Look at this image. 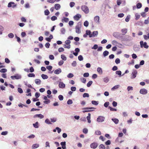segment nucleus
Segmentation results:
<instances>
[{"label":"nucleus","instance_id":"nucleus-1","mask_svg":"<svg viewBox=\"0 0 149 149\" xmlns=\"http://www.w3.org/2000/svg\"><path fill=\"white\" fill-rule=\"evenodd\" d=\"M113 35L115 38L120 39L122 40L123 36L120 33L118 32H115L113 33Z\"/></svg>","mask_w":149,"mask_h":149},{"label":"nucleus","instance_id":"nucleus-2","mask_svg":"<svg viewBox=\"0 0 149 149\" xmlns=\"http://www.w3.org/2000/svg\"><path fill=\"white\" fill-rule=\"evenodd\" d=\"M81 27V22H79L77 24L75 27L76 32L77 33H81L80 29Z\"/></svg>","mask_w":149,"mask_h":149},{"label":"nucleus","instance_id":"nucleus-3","mask_svg":"<svg viewBox=\"0 0 149 149\" xmlns=\"http://www.w3.org/2000/svg\"><path fill=\"white\" fill-rule=\"evenodd\" d=\"M81 9L86 14H88L89 12L88 7L86 6L83 5L81 6Z\"/></svg>","mask_w":149,"mask_h":149},{"label":"nucleus","instance_id":"nucleus-4","mask_svg":"<svg viewBox=\"0 0 149 149\" xmlns=\"http://www.w3.org/2000/svg\"><path fill=\"white\" fill-rule=\"evenodd\" d=\"M133 39V38L131 36L128 35H126L125 37L123 36L122 41H130Z\"/></svg>","mask_w":149,"mask_h":149},{"label":"nucleus","instance_id":"nucleus-5","mask_svg":"<svg viewBox=\"0 0 149 149\" xmlns=\"http://www.w3.org/2000/svg\"><path fill=\"white\" fill-rule=\"evenodd\" d=\"M10 78L12 80L19 79L22 78V76L19 74H16L14 75L11 76Z\"/></svg>","mask_w":149,"mask_h":149},{"label":"nucleus","instance_id":"nucleus-6","mask_svg":"<svg viewBox=\"0 0 149 149\" xmlns=\"http://www.w3.org/2000/svg\"><path fill=\"white\" fill-rule=\"evenodd\" d=\"M95 109V108L93 107H85L84 108L82 109L83 110L84 109H86V110L83 111H82V112L83 113H85V112H91V111H93L94 110H89L90 109Z\"/></svg>","mask_w":149,"mask_h":149},{"label":"nucleus","instance_id":"nucleus-7","mask_svg":"<svg viewBox=\"0 0 149 149\" xmlns=\"http://www.w3.org/2000/svg\"><path fill=\"white\" fill-rule=\"evenodd\" d=\"M141 47L143 48L144 47L146 49L148 48L149 46L147 45V42H143V41H141L140 42Z\"/></svg>","mask_w":149,"mask_h":149},{"label":"nucleus","instance_id":"nucleus-8","mask_svg":"<svg viewBox=\"0 0 149 149\" xmlns=\"http://www.w3.org/2000/svg\"><path fill=\"white\" fill-rule=\"evenodd\" d=\"M137 72L136 70L133 69L132 70L130 78L132 79H134L136 76Z\"/></svg>","mask_w":149,"mask_h":149},{"label":"nucleus","instance_id":"nucleus-9","mask_svg":"<svg viewBox=\"0 0 149 149\" xmlns=\"http://www.w3.org/2000/svg\"><path fill=\"white\" fill-rule=\"evenodd\" d=\"M105 117L103 116H99L97 119V121L99 123H102L104 121Z\"/></svg>","mask_w":149,"mask_h":149},{"label":"nucleus","instance_id":"nucleus-10","mask_svg":"<svg viewBox=\"0 0 149 149\" xmlns=\"http://www.w3.org/2000/svg\"><path fill=\"white\" fill-rule=\"evenodd\" d=\"M17 5L15 4V3L13 2H10L8 3V8H10L12 7L13 8H14L16 7Z\"/></svg>","mask_w":149,"mask_h":149},{"label":"nucleus","instance_id":"nucleus-11","mask_svg":"<svg viewBox=\"0 0 149 149\" xmlns=\"http://www.w3.org/2000/svg\"><path fill=\"white\" fill-rule=\"evenodd\" d=\"M98 144L97 143L94 142L90 144V147L91 148L95 149L97 147Z\"/></svg>","mask_w":149,"mask_h":149},{"label":"nucleus","instance_id":"nucleus-12","mask_svg":"<svg viewBox=\"0 0 149 149\" xmlns=\"http://www.w3.org/2000/svg\"><path fill=\"white\" fill-rule=\"evenodd\" d=\"M65 84L62 81H60L58 84V86L60 88H65Z\"/></svg>","mask_w":149,"mask_h":149},{"label":"nucleus","instance_id":"nucleus-13","mask_svg":"<svg viewBox=\"0 0 149 149\" xmlns=\"http://www.w3.org/2000/svg\"><path fill=\"white\" fill-rule=\"evenodd\" d=\"M43 99L44 100H45V101H43V102L45 104H47L50 102V100L48 99L47 97L46 96H44Z\"/></svg>","mask_w":149,"mask_h":149},{"label":"nucleus","instance_id":"nucleus-14","mask_svg":"<svg viewBox=\"0 0 149 149\" xmlns=\"http://www.w3.org/2000/svg\"><path fill=\"white\" fill-rule=\"evenodd\" d=\"M81 17V15L79 14H77L75 16H74V19L78 21L79 20V19Z\"/></svg>","mask_w":149,"mask_h":149},{"label":"nucleus","instance_id":"nucleus-15","mask_svg":"<svg viewBox=\"0 0 149 149\" xmlns=\"http://www.w3.org/2000/svg\"><path fill=\"white\" fill-rule=\"evenodd\" d=\"M140 93L143 95H145L147 93V91L145 88H142L140 90Z\"/></svg>","mask_w":149,"mask_h":149},{"label":"nucleus","instance_id":"nucleus-16","mask_svg":"<svg viewBox=\"0 0 149 149\" xmlns=\"http://www.w3.org/2000/svg\"><path fill=\"white\" fill-rule=\"evenodd\" d=\"M37 117L39 118L40 119H42L44 117V116L41 114H36L33 116L34 118Z\"/></svg>","mask_w":149,"mask_h":149},{"label":"nucleus","instance_id":"nucleus-17","mask_svg":"<svg viewBox=\"0 0 149 149\" xmlns=\"http://www.w3.org/2000/svg\"><path fill=\"white\" fill-rule=\"evenodd\" d=\"M100 17L98 16H95L94 18V21L97 23L99 24L100 23L99 22Z\"/></svg>","mask_w":149,"mask_h":149},{"label":"nucleus","instance_id":"nucleus-18","mask_svg":"<svg viewBox=\"0 0 149 149\" xmlns=\"http://www.w3.org/2000/svg\"><path fill=\"white\" fill-rule=\"evenodd\" d=\"M60 144L61 146V148L63 149H66V142L65 141L62 142L60 143Z\"/></svg>","mask_w":149,"mask_h":149},{"label":"nucleus","instance_id":"nucleus-19","mask_svg":"<svg viewBox=\"0 0 149 149\" xmlns=\"http://www.w3.org/2000/svg\"><path fill=\"white\" fill-rule=\"evenodd\" d=\"M62 72L61 70V68H59L56 69L54 71V73L56 74H58Z\"/></svg>","mask_w":149,"mask_h":149},{"label":"nucleus","instance_id":"nucleus-20","mask_svg":"<svg viewBox=\"0 0 149 149\" xmlns=\"http://www.w3.org/2000/svg\"><path fill=\"white\" fill-rule=\"evenodd\" d=\"M39 144L38 143H36L33 144L32 146V149H34L37 148L39 147Z\"/></svg>","mask_w":149,"mask_h":149},{"label":"nucleus","instance_id":"nucleus-21","mask_svg":"<svg viewBox=\"0 0 149 149\" xmlns=\"http://www.w3.org/2000/svg\"><path fill=\"white\" fill-rule=\"evenodd\" d=\"M54 8L57 10H59L61 8V6L59 4H56L54 5Z\"/></svg>","mask_w":149,"mask_h":149},{"label":"nucleus","instance_id":"nucleus-22","mask_svg":"<svg viewBox=\"0 0 149 149\" xmlns=\"http://www.w3.org/2000/svg\"><path fill=\"white\" fill-rule=\"evenodd\" d=\"M98 34V32L97 31H94L91 34L92 37L97 36Z\"/></svg>","mask_w":149,"mask_h":149},{"label":"nucleus","instance_id":"nucleus-23","mask_svg":"<svg viewBox=\"0 0 149 149\" xmlns=\"http://www.w3.org/2000/svg\"><path fill=\"white\" fill-rule=\"evenodd\" d=\"M91 114L88 113V116H87L86 118L88 120V122L89 123H90L91 122Z\"/></svg>","mask_w":149,"mask_h":149},{"label":"nucleus","instance_id":"nucleus-24","mask_svg":"<svg viewBox=\"0 0 149 149\" xmlns=\"http://www.w3.org/2000/svg\"><path fill=\"white\" fill-rule=\"evenodd\" d=\"M127 29L126 28H124L122 29L121 30V31L123 33V35H125L127 33Z\"/></svg>","mask_w":149,"mask_h":149},{"label":"nucleus","instance_id":"nucleus-25","mask_svg":"<svg viewBox=\"0 0 149 149\" xmlns=\"http://www.w3.org/2000/svg\"><path fill=\"white\" fill-rule=\"evenodd\" d=\"M86 34L89 36L90 38L92 37L91 34V31L89 30H86Z\"/></svg>","mask_w":149,"mask_h":149},{"label":"nucleus","instance_id":"nucleus-26","mask_svg":"<svg viewBox=\"0 0 149 149\" xmlns=\"http://www.w3.org/2000/svg\"><path fill=\"white\" fill-rule=\"evenodd\" d=\"M97 71L100 74L102 73V68L100 67H98L97 68Z\"/></svg>","mask_w":149,"mask_h":149},{"label":"nucleus","instance_id":"nucleus-27","mask_svg":"<svg viewBox=\"0 0 149 149\" xmlns=\"http://www.w3.org/2000/svg\"><path fill=\"white\" fill-rule=\"evenodd\" d=\"M41 81L39 79H36L35 80V82L37 85H40L41 84Z\"/></svg>","mask_w":149,"mask_h":149},{"label":"nucleus","instance_id":"nucleus-28","mask_svg":"<svg viewBox=\"0 0 149 149\" xmlns=\"http://www.w3.org/2000/svg\"><path fill=\"white\" fill-rule=\"evenodd\" d=\"M111 120L114 123L116 124H117L118 123L119 120L118 119L115 118H112Z\"/></svg>","mask_w":149,"mask_h":149},{"label":"nucleus","instance_id":"nucleus-29","mask_svg":"<svg viewBox=\"0 0 149 149\" xmlns=\"http://www.w3.org/2000/svg\"><path fill=\"white\" fill-rule=\"evenodd\" d=\"M109 52L108 51L106 50L103 53V55L104 57H105L108 55Z\"/></svg>","mask_w":149,"mask_h":149},{"label":"nucleus","instance_id":"nucleus-30","mask_svg":"<svg viewBox=\"0 0 149 149\" xmlns=\"http://www.w3.org/2000/svg\"><path fill=\"white\" fill-rule=\"evenodd\" d=\"M69 19L68 18L64 17L62 19V21L63 22H67L69 21Z\"/></svg>","mask_w":149,"mask_h":149},{"label":"nucleus","instance_id":"nucleus-31","mask_svg":"<svg viewBox=\"0 0 149 149\" xmlns=\"http://www.w3.org/2000/svg\"><path fill=\"white\" fill-rule=\"evenodd\" d=\"M41 76L42 77V78L44 79H48V76L46 74H42L41 75Z\"/></svg>","mask_w":149,"mask_h":149},{"label":"nucleus","instance_id":"nucleus-32","mask_svg":"<svg viewBox=\"0 0 149 149\" xmlns=\"http://www.w3.org/2000/svg\"><path fill=\"white\" fill-rule=\"evenodd\" d=\"M31 91V90L29 88H28L26 90V93H29L28 94H26V95L29 96H31V93H30Z\"/></svg>","mask_w":149,"mask_h":149},{"label":"nucleus","instance_id":"nucleus-33","mask_svg":"<svg viewBox=\"0 0 149 149\" xmlns=\"http://www.w3.org/2000/svg\"><path fill=\"white\" fill-rule=\"evenodd\" d=\"M38 122H36L35 123L33 124V127L35 128H38L39 127V126H38Z\"/></svg>","mask_w":149,"mask_h":149},{"label":"nucleus","instance_id":"nucleus-34","mask_svg":"<svg viewBox=\"0 0 149 149\" xmlns=\"http://www.w3.org/2000/svg\"><path fill=\"white\" fill-rule=\"evenodd\" d=\"M142 4L140 3H139L136 4V7L138 9L142 7Z\"/></svg>","mask_w":149,"mask_h":149},{"label":"nucleus","instance_id":"nucleus-35","mask_svg":"<svg viewBox=\"0 0 149 149\" xmlns=\"http://www.w3.org/2000/svg\"><path fill=\"white\" fill-rule=\"evenodd\" d=\"M119 86L120 85H115L111 88V90H114L115 89H118L119 88Z\"/></svg>","mask_w":149,"mask_h":149},{"label":"nucleus","instance_id":"nucleus-36","mask_svg":"<svg viewBox=\"0 0 149 149\" xmlns=\"http://www.w3.org/2000/svg\"><path fill=\"white\" fill-rule=\"evenodd\" d=\"M103 81L104 82L107 83L109 81V80L107 77L104 78L103 79Z\"/></svg>","mask_w":149,"mask_h":149},{"label":"nucleus","instance_id":"nucleus-37","mask_svg":"<svg viewBox=\"0 0 149 149\" xmlns=\"http://www.w3.org/2000/svg\"><path fill=\"white\" fill-rule=\"evenodd\" d=\"M99 149H105V147L103 144H101L99 146Z\"/></svg>","mask_w":149,"mask_h":149},{"label":"nucleus","instance_id":"nucleus-38","mask_svg":"<svg viewBox=\"0 0 149 149\" xmlns=\"http://www.w3.org/2000/svg\"><path fill=\"white\" fill-rule=\"evenodd\" d=\"M135 19L137 20L140 18V15H138L137 13H136L135 14Z\"/></svg>","mask_w":149,"mask_h":149},{"label":"nucleus","instance_id":"nucleus-39","mask_svg":"<svg viewBox=\"0 0 149 149\" xmlns=\"http://www.w3.org/2000/svg\"><path fill=\"white\" fill-rule=\"evenodd\" d=\"M61 59L64 61H66L67 59L66 57L63 54H62L61 55Z\"/></svg>","mask_w":149,"mask_h":149},{"label":"nucleus","instance_id":"nucleus-40","mask_svg":"<svg viewBox=\"0 0 149 149\" xmlns=\"http://www.w3.org/2000/svg\"><path fill=\"white\" fill-rule=\"evenodd\" d=\"M93 83V81H90L87 83V86L88 87H90Z\"/></svg>","mask_w":149,"mask_h":149},{"label":"nucleus","instance_id":"nucleus-41","mask_svg":"<svg viewBox=\"0 0 149 149\" xmlns=\"http://www.w3.org/2000/svg\"><path fill=\"white\" fill-rule=\"evenodd\" d=\"M91 103H92V104H93L95 105H97L98 104V101H94V100L92 101H91Z\"/></svg>","mask_w":149,"mask_h":149},{"label":"nucleus","instance_id":"nucleus-42","mask_svg":"<svg viewBox=\"0 0 149 149\" xmlns=\"http://www.w3.org/2000/svg\"><path fill=\"white\" fill-rule=\"evenodd\" d=\"M45 122L48 124H51L52 123L50 122L49 119L48 118L46 119L45 121Z\"/></svg>","mask_w":149,"mask_h":149},{"label":"nucleus","instance_id":"nucleus-43","mask_svg":"<svg viewBox=\"0 0 149 149\" xmlns=\"http://www.w3.org/2000/svg\"><path fill=\"white\" fill-rule=\"evenodd\" d=\"M130 15H128L125 19V21L127 22L129 21L130 19Z\"/></svg>","mask_w":149,"mask_h":149},{"label":"nucleus","instance_id":"nucleus-44","mask_svg":"<svg viewBox=\"0 0 149 149\" xmlns=\"http://www.w3.org/2000/svg\"><path fill=\"white\" fill-rule=\"evenodd\" d=\"M44 13L45 15H48L49 14L50 12L48 9H46L45 10Z\"/></svg>","mask_w":149,"mask_h":149},{"label":"nucleus","instance_id":"nucleus-45","mask_svg":"<svg viewBox=\"0 0 149 149\" xmlns=\"http://www.w3.org/2000/svg\"><path fill=\"white\" fill-rule=\"evenodd\" d=\"M74 67H75L77 65V63L76 61H74L71 64Z\"/></svg>","mask_w":149,"mask_h":149},{"label":"nucleus","instance_id":"nucleus-46","mask_svg":"<svg viewBox=\"0 0 149 149\" xmlns=\"http://www.w3.org/2000/svg\"><path fill=\"white\" fill-rule=\"evenodd\" d=\"M95 134L97 135H100L101 134V132L99 130L95 131Z\"/></svg>","mask_w":149,"mask_h":149},{"label":"nucleus","instance_id":"nucleus-47","mask_svg":"<svg viewBox=\"0 0 149 149\" xmlns=\"http://www.w3.org/2000/svg\"><path fill=\"white\" fill-rule=\"evenodd\" d=\"M83 97L84 98L85 97H89V96L88 93H85L83 94Z\"/></svg>","mask_w":149,"mask_h":149},{"label":"nucleus","instance_id":"nucleus-48","mask_svg":"<svg viewBox=\"0 0 149 149\" xmlns=\"http://www.w3.org/2000/svg\"><path fill=\"white\" fill-rule=\"evenodd\" d=\"M4 29L3 27L1 26L0 25V34L1 35L2 33V32L3 31Z\"/></svg>","mask_w":149,"mask_h":149},{"label":"nucleus","instance_id":"nucleus-49","mask_svg":"<svg viewBox=\"0 0 149 149\" xmlns=\"http://www.w3.org/2000/svg\"><path fill=\"white\" fill-rule=\"evenodd\" d=\"M60 31L62 34H64L65 33V28H61Z\"/></svg>","mask_w":149,"mask_h":149},{"label":"nucleus","instance_id":"nucleus-50","mask_svg":"<svg viewBox=\"0 0 149 149\" xmlns=\"http://www.w3.org/2000/svg\"><path fill=\"white\" fill-rule=\"evenodd\" d=\"M80 79L82 83H86V79L85 78H81Z\"/></svg>","mask_w":149,"mask_h":149},{"label":"nucleus","instance_id":"nucleus-51","mask_svg":"<svg viewBox=\"0 0 149 149\" xmlns=\"http://www.w3.org/2000/svg\"><path fill=\"white\" fill-rule=\"evenodd\" d=\"M108 108L110 109V110L112 111H116L117 109L115 108H113L110 106L108 107Z\"/></svg>","mask_w":149,"mask_h":149},{"label":"nucleus","instance_id":"nucleus-52","mask_svg":"<svg viewBox=\"0 0 149 149\" xmlns=\"http://www.w3.org/2000/svg\"><path fill=\"white\" fill-rule=\"evenodd\" d=\"M7 72V70L5 68L2 69L0 70V72L1 73H5Z\"/></svg>","mask_w":149,"mask_h":149},{"label":"nucleus","instance_id":"nucleus-53","mask_svg":"<svg viewBox=\"0 0 149 149\" xmlns=\"http://www.w3.org/2000/svg\"><path fill=\"white\" fill-rule=\"evenodd\" d=\"M73 103V102L72 100L69 99L67 101V104H72Z\"/></svg>","mask_w":149,"mask_h":149},{"label":"nucleus","instance_id":"nucleus-54","mask_svg":"<svg viewBox=\"0 0 149 149\" xmlns=\"http://www.w3.org/2000/svg\"><path fill=\"white\" fill-rule=\"evenodd\" d=\"M17 91L19 93H23V91L22 88H17Z\"/></svg>","mask_w":149,"mask_h":149},{"label":"nucleus","instance_id":"nucleus-55","mask_svg":"<svg viewBox=\"0 0 149 149\" xmlns=\"http://www.w3.org/2000/svg\"><path fill=\"white\" fill-rule=\"evenodd\" d=\"M88 24L89 23L88 21H85L84 22V26L87 27L88 25Z\"/></svg>","mask_w":149,"mask_h":149},{"label":"nucleus","instance_id":"nucleus-56","mask_svg":"<svg viewBox=\"0 0 149 149\" xmlns=\"http://www.w3.org/2000/svg\"><path fill=\"white\" fill-rule=\"evenodd\" d=\"M28 76L29 77H35V75L34 73H29V74Z\"/></svg>","mask_w":149,"mask_h":149},{"label":"nucleus","instance_id":"nucleus-57","mask_svg":"<svg viewBox=\"0 0 149 149\" xmlns=\"http://www.w3.org/2000/svg\"><path fill=\"white\" fill-rule=\"evenodd\" d=\"M73 76V74L71 73H69L67 76V77L68 78H71Z\"/></svg>","mask_w":149,"mask_h":149},{"label":"nucleus","instance_id":"nucleus-58","mask_svg":"<svg viewBox=\"0 0 149 149\" xmlns=\"http://www.w3.org/2000/svg\"><path fill=\"white\" fill-rule=\"evenodd\" d=\"M78 60L80 61H82L83 60V57L82 55H79L78 57Z\"/></svg>","mask_w":149,"mask_h":149},{"label":"nucleus","instance_id":"nucleus-59","mask_svg":"<svg viewBox=\"0 0 149 149\" xmlns=\"http://www.w3.org/2000/svg\"><path fill=\"white\" fill-rule=\"evenodd\" d=\"M58 98L59 100L60 101H62L63 100V96L62 95H59L58 96Z\"/></svg>","mask_w":149,"mask_h":149},{"label":"nucleus","instance_id":"nucleus-60","mask_svg":"<svg viewBox=\"0 0 149 149\" xmlns=\"http://www.w3.org/2000/svg\"><path fill=\"white\" fill-rule=\"evenodd\" d=\"M116 74L120 76L121 75V72L120 70L116 71Z\"/></svg>","mask_w":149,"mask_h":149},{"label":"nucleus","instance_id":"nucleus-61","mask_svg":"<svg viewBox=\"0 0 149 149\" xmlns=\"http://www.w3.org/2000/svg\"><path fill=\"white\" fill-rule=\"evenodd\" d=\"M52 66L49 65L46 67V68L49 70V71H51L52 69Z\"/></svg>","mask_w":149,"mask_h":149},{"label":"nucleus","instance_id":"nucleus-62","mask_svg":"<svg viewBox=\"0 0 149 149\" xmlns=\"http://www.w3.org/2000/svg\"><path fill=\"white\" fill-rule=\"evenodd\" d=\"M70 41L68 40H67L65 42V44L68 45H70Z\"/></svg>","mask_w":149,"mask_h":149},{"label":"nucleus","instance_id":"nucleus-63","mask_svg":"<svg viewBox=\"0 0 149 149\" xmlns=\"http://www.w3.org/2000/svg\"><path fill=\"white\" fill-rule=\"evenodd\" d=\"M127 89L128 91H132L133 90V88L131 86H128L127 87Z\"/></svg>","mask_w":149,"mask_h":149},{"label":"nucleus","instance_id":"nucleus-64","mask_svg":"<svg viewBox=\"0 0 149 149\" xmlns=\"http://www.w3.org/2000/svg\"><path fill=\"white\" fill-rule=\"evenodd\" d=\"M115 62L117 64L119 63L120 62V59L119 58H117L115 60Z\"/></svg>","mask_w":149,"mask_h":149}]
</instances>
